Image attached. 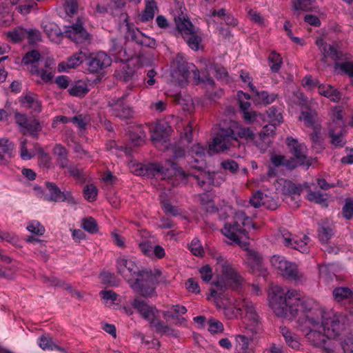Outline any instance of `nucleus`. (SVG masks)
<instances>
[{
    "label": "nucleus",
    "instance_id": "nucleus-1",
    "mask_svg": "<svg viewBox=\"0 0 353 353\" xmlns=\"http://www.w3.org/2000/svg\"><path fill=\"white\" fill-rule=\"evenodd\" d=\"M268 303L273 312L280 317H295L299 312H310L313 316H318L322 330L330 337L338 336L343 330L341 314L325 311L313 299L301 296L294 290L273 286L268 294Z\"/></svg>",
    "mask_w": 353,
    "mask_h": 353
},
{
    "label": "nucleus",
    "instance_id": "nucleus-2",
    "mask_svg": "<svg viewBox=\"0 0 353 353\" xmlns=\"http://www.w3.org/2000/svg\"><path fill=\"white\" fill-rule=\"evenodd\" d=\"M214 259L216 261V270L221 272V279L210 289V296L214 298L216 306L223 309V314L228 319H238L244 311L245 323L252 332H256L259 323V314L255 305L243 296L232 298L225 292L227 286L234 290H239L242 285V277L221 255L216 256Z\"/></svg>",
    "mask_w": 353,
    "mask_h": 353
},
{
    "label": "nucleus",
    "instance_id": "nucleus-3",
    "mask_svg": "<svg viewBox=\"0 0 353 353\" xmlns=\"http://www.w3.org/2000/svg\"><path fill=\"white\" fill-rule=\"evenodd\" d=\"M302 313L303 315L298 319V326L307 342L325 353H332L334 347L329 340L330 336L322 330L318 316H313L310 312Z\"/></svg>",
    "mask_w": 353,
    "mask_h": 353
},
{
    "label": "nucleus",
    "instance_id": "nucleus-4",
    "mask_svg": "<svg viewBox=\"0 0 353 353\" xmlns=\"http://www.w3.org/2000/svg\"><path fill=\"white\" fill-rule=\"evenodd\" d=\"M250 228L257 229L252 223L250 217L247 216L243 211H238L234 216L232 223H226L222 229L223 234L232 241V243L241 245V239L248 237V230Z\"/></svg>",
    "mask_w": 353,
    "mask_h": 353
},
{
    "label": "nucleus",
    "instance_id": "nucleus-5",
    "mask_svg": "<svg viewBox=\"0 0 353 353\" xmlns=\"http://www.w3.org/2000/svg\"><path fill=\"white\" fill-rule=\"evenodd\" d=\"M271 265L279 272L288 279L302 283L305 281L304 274L298 268L296 263L287 261L283 256L274 255L270 259Z\"/></svg>",
    "mask_w": 353,
    "mask_h": 353
},
{
    "label": "nucleus",
    "instance_id": "nucleus-6",
    "mask_svg": "<svg viewBox=\"0 0 353 353\" xmlns=\"http://www.w3.org/2000/svg\"><path fill=\"white\" fill-rule=\"evenodd\" d=\"M156 283L157 277L151 271H142L130 285L136 293L151 297L155 294Z\"/></svg>",
    "mask_w": 353,
    "mask_h": 353
},
{
    "label": "nucleus",
    "instance_id": "nucleus-7",
    "mask_svg": "<svg viewBox=\"0 0 353 353\" xmlns=\"http://www.w3.org/2000/svg\"><path fill=\"white\" fill-rule=\"evenodd\" d=\"M46 187L49 192V195L43 194L40 188H35V191L39 194H42L41 196L46 201L54 202H67L70 205H75L77 203L75 198L72 196L70 191H61L60 188L54 183H46Z\"/></svg>",
    "mask_w": 353,
    "mask_h": 353
},
{
    "label": "nucleus",
    "instance_id": "nucleus-8",
    "mask_svg": "<svg viewBox=\"0 0 353 353\" xmlns=\"http://www.w3.org/2000/svg\"><path fill=\"white\" fill-rule=\"evenodd\" d=\"M286 143L289 148L290 152L293 155V157L290 160L294 161L296 167L299 165H305L309 168L312 164L311 159L307 156V148L303 144L292 137L286 138Z\"/></svg>",
    "mask_w": 353,
    "mask_h": 353
},
{
    "label": "nucleus",
    "instance_id": "nucleus-9",
    "mask_svg": "<svg viewBox=\"0 0 353 353\" xmlns=\"http://www.w3.org/2000/svg\"><path fill=\"white\" fill-rule=\"evenodd\" d=\"M278 239L282 243L287 247L294 248L302 253L307 252L309 250L307 243L309 237L304 235L302 239H298L297 236H293L288 230L285 228L279 230Z\"/></svg>",
    "mask_w": 353,
    "mask_h": 353
},
{
    "label": "nucleus",
    "instance_id": "nucleus-10",
    "mask_svg": "<svg viewBox=\"0 0 353 353\" xmlns=\"http://www.w3.org/2000/svg\"><path fill=\"white\" fill-rule=\"evenodd\" d=\"M149 169L153 172L155 177L162 180L170 179L177 174H183L176 164L170 160H167L163 163L151 164Z\"/></svg>",
    "mask_w": 353,
    "mask_h": 353
},
{
    "label": "nucleus",
    "instance_id": "nucleus-11",
    "mask_svg": "<svg viewBox=\"0 0 353 353\" xmlns=\"http://www.w3.org/2000/svg\"><path fill=\"white\" fill-rule=\"evenodd\" d=\"M228 131V128L221 129L213 139L208 145V153L210 155L223 152L232 147L234 141Z\"/></svg>",
    "mask_w": 353,
    "mask_h": 353
},
{
    "label": "nucleus",
    "instance_id": "nucleus-12",
    "mask_svg": "<svg viewBox=\"0 0 353 353\" xmlns=\"http://www.w3.org/2000/svg\"><path fill=\"white\" fill-rule=\"evenodd\" d=\"M14 120L19 128V131L23 134H29L31 136H36L37 132L41 130V127L38 120L34 118L28 119L24 114L16 112Z\"/></svg>",
    "mask_w": 353,
    "mask_h": 353
},
{
    "label": "nucleus",
    "instance_id": "nucleus-13",
    "mask_svg": "<svg viewBox=\"0 0 353 353\" xmlns=\"http://www.w3.org/2000/svg\"><path fill=\"white\" fill-rule=\"evenodd\" d=\"M117 267L119 273L123 276L130 285L141 272L137 264L133 261L126 259L124 256L119 257L117 261Z\"/></svg>",
    "mask_w": 353,
    "mask_h": 353
},
{
    "label": "nucleus",
    "instance_id": "nucleus-14",
    "mask_svg": "<svg viewBox=\"0 0 353 353\" xmlns=\"http://www.w3.org/2000/svg\"><path fill=\"white\" fill-rule=\"evenodd\" d=\"M130 304L150 323H154V320L159 318L158 310L139 297L132 299Z\"/></svg>",
    "mask_w": 353,
    "mask_h": 353
},
{
    "label": "nucleus",
    "instance_id": "nucleus-15",
    "mask_svg": "<svg viewBox=\"0 0 353 353\" xmlns=\"http://www.w3.org/2000/svg\"><path fill=\"white\" fill-rule=\"evenodd\" d=\"M112 59L106 53L99 52L92 53L86 59L88 70L92 73L98 72L110 65Z\"/></svg>",
    "mask_w": 353,
    "mask_h": 353
},
{
    "label": "nucleus",
    "instance_id": "nucleus-16",
    "mask_svg": "<svg viewBox=\"0 0 353 353\" xmlns=\"http://www.w3.org/2000/svg\"><path fill=\"white\" fill-rule=\"evenodd\" d=\"M126 97L127 94H125L120 99L117 100L112 99L108 103L109 111L112 115L120 119H128L132 115L131 108L123 102Z\"/></svg>",
    "mask_w": 353,
    "mask_h": 353
},
{
    "label": "nucleus",
    "instance_id": "nucleus-17",
    "mask_svg": "<svg viewBox=\"0 0 353 353\" xmlns=\"http://www.w3.org/2000/svg\"><path fill=\"white\" fill-rule=\"evenodd\" d=\"M228 130V133H230L234 142H237L239 139L252 142L255 139V134L251 128L244 127L236 122L231 123Z\"/></svg>",
    "mask_w": 353,
    "mask_h": 353
},
{
    "label": "nucleus",
    "instance_id": "nucleus-18",
    "mask_svg": "<svg viewBox=\"0 0 353 353\" xmlns=\"http://www.w3.org/2000/svg\"><path fill=\"white\" fill-rule=\"evenodd\" d=\"M244 315L245 312L243 311L242 314H241L239 316L241 317L243 320V323L245 325V329L246 332L245 334H237L235 336L236 345V347L239 348L240 350L243 351V352H248L249 349V345L250 342L252 341V336L256 333L259 332V325H260V318L259 317V323L257 324V327L256 328V332H252L251 329L247 326L246 323L244 322Z\"/></svg>",
    "mask_w": 353,
    "mask_h": 353
},
{
    "label": "nucleus",
    "instance_id": "nucleus-19",
    "mask_svg": "<svg viewBox=\"0 0 353 353\" xmlns=\"http://www.w3.org/2000/svg\"><path fill=\"white\" fill-rule=\"evenodd\" d=\"M65 33L68 37L77 43L85 42L90 37L79 19L75 24L67 27Z\"/></svg>",
    "mask_w": 353,
    "mask_h": 353
},
{
    "label": "nucleus",
    "instance_id": "nucleus-20",
    "mask_svg": "<svg viewBox=\"0 0 353 353\" xmlns=\"http://www.w3.org/2000/svg\"><path fill=\"white\" fill-rule=\"evenodd\" d=\"M170 127L166 123H158L154 127L151 135V139L156 147L161 148L160 145H163L165 148L168 147V143L166 139L168 136Z\"/></svg>",
    "mask_w": 353,
    "mask_h": 353
},
{
    "label": "nucleus",
    "instance_id": "nucleus-21",
    "mask_svg": "<svg viewBox=\"0 0 353 353\" xmlns=\"http://www.w3.org/2000/svg\"><path fill=\"white\" fill-rule=\"evenodd\" d=\"M190 155L194 161H190L191 167L201 170L205 166V149L200 144L194 145L190 150Z\"/></svg>",
    "mask_w": 353,
    "mask_h": 353
},
{
    "label": "nucleus",
    "instance_id": "nucleus-22",
    "mask_svg": "<svg viewBox=\"0 0 353 353\" xmlns=\"http://www.w3.org/2000/svg\"><path fill=\"white\" fill-rule=\"evenodd\" d=\"M300 121H303L304 124L313 130H320L319 119L316 110L307 109L301 112L299 117Z\"/></svg>",
    "mask_w": 353,
    "mask_h": 353
},
{
    "label": "nucleus",
    "instance_id": "nucleus-23",
    "mask_svg": "<svg viewBox=\"0 0 353 353\" xmlns=\"http://www.w3.org/2000/svg\"><path fill=\"white\" fill-rule=\"evenodd\" d=\"M19 101L23 108L31 109L37 113L41 111V103L34 93L28 92L21 96Z\"/></svg>",
    "mask_w": 353,
    "mask_h": 353
},
{
    "label": "nucleus",
    "instance_id": "nucleus-24",
    "mask_svg": "<svg viewBox=\"0 0 353 353\" xmlns=\"http://www.w3.org/2000/svg\"><path fill=\"white\" fill-rule=\"evenodd\" d=\"M316 44L325 57H330L333 59H338L340 57L341 52L337 45L327 44L322 39H318L316 41Z\"/></svg>",
    "mask_w": 353,
    "mask_h": 353
},
{
    "label": "nucleus",
    "instance_id": "nucleus-25",
    "mask_svg": "<svg viewBox=\"0 0 353 353\" xmlns=\"http://www.w3.org/2000/svg\"><path fill=\"white\" fill-rule=\"evenodd\" d=\"M318 92L319 94L335 103L339 102L341 99V93L336 88L329 84H319L318 85Z\"/></svg>",
    "mask_w": 353,
    "mask_h": 353
},
{
    "label": "nucleus",
    "instance_id": "nucleus-26",
    "mask_svg": "<svg viewBox=\"0 0 353 353\" xmlns=\"http://www.w3.org/2000/svg\"><path fill=\"white\" fill-rule=\"evenodd\" d=\"M85 54L81 51L77 52L70 57L66 61L60 63L58 66L59 70L65 71L70 68H74L79 65L85 59Z\"/></svg>",
    "mask_w": 353,
    "mask_h": 353
},
{
    "label": "nucleus",
    "instance_id": "nucleus-27",
    "mask_svg": "<svg viewBox=\"0 0 353 353\" xmlns=\"http://www.w3.org/2000/svg\"><path fill=\"white\" fill-rule=\"evenodd\" d=\"M120 79L123 82L128 83L127 88L132 90L133 88L138 86V75L134 70L128 65L124 67L120 75Z\"/></svg>",
    "mask_w": 353,
    "mask_h": 353
},
{
    "label": "nucleus",
    "instance_id": "nucleus-28",
    "mask_svg": "<svg viewBox=\"0 0 353 353\" xmlns=\"http://www.w3.org/2000/svg\"><path fill=\"white\" fill-rule=\"evenodd\" d=\"M158 12V8L154 0H145V6L139 15L141 22H147L152 20Z\"/></svg>",
    "mask_w": 353,
    "mask_h": 353
},
{
    "label": "nucleus",
    "instance_id": "nucleus-29",
    "mask_svg": "<svg viewBox=\"0 0 353 353\" xmlns=\"http://www.w3.org/2000/svg\"><path fill=\"white\" fill-rule=\"evenodd\" d=\"M174 21L176 28L182 37L191 33L194 30L192 23L188 19L185 18L183 13L178 17H175Z\"/></svg>",
    "mask_w": 353,
    "mask_h": 353
},
{
    "label": "nucleus",
    "instance_id": "nucleus-30",
    "mask_svg": "<svg viewBox=\"0 0 353 353\" xmlns=\"http://www.w3.org/2000/svg\"><path fill=\"white\" fill-rule=\"evenodd\" d=\"M280 329L288 345L292 349L299 350L301 347L299 336L285 327H281Z\"/></svg>",
    "mask_w": 353,
    "mask_h": 353
},
{
    "label": "nucleus",
    "instance_id": "nucleus-31",
    "mask_svg": "<svg viewBox=\"0 0 353 353\" xmlns=\"http://www.w3.org/2000/svg\"><path fill=\"white\" fill-rule=\"evenodd\" d=\"M343 128L329 127V135L331 137V143L336 147H343L345 144Z\"/></svg>",
    "mask_w": 353,
    "mask_h": 353
},
{
    "label": "nucleus",
    "instance_id": "nucleus-32",
    "mask_svg": "<svg viewBox=\"0 0 353 353\" xmlns=\"http://www.w3.org/2000/svg\"><path fill=\"white\" fill-rule=\"evenodd\" d=\"M334 127L337 128H343L344 121L343 118V110L340 106L334 107L331 113V122L329 127Z\"/></svg>",
    "mask_w": 353,
    "mask_h": 353
},
{
    "label": "nucleus",
    "instance_id": "nucleus-33",
    "mask_svg": "<svg viewBox=\"0 0 353 353\" xmlns=\"http://www.w3.org/2000/svg\"><path fill=\"white\" fill-rule=\"evenodd\" d=\"M332 296L334 301L339 303L350 299L353 296V292L347 287H338L333 290Z\"/></svg>",
    "mask_w": 353,
    "mask_h": 353
},
{
    "label": "nucleus",
    "instance_id": "nucleus-34",
    "mask_svg": "<svg viewBox=\"0 0 353 353\" xmlns=\"http://www.w3.org/2000/svg\"><path fill=\"white\" fill-rule=\"evenodd\" d=\"M270 161L276 167L285 166L290 170L296 168V164L294 163V161L286 159L283 155L273 154L270 157Z\"/></svg>",
    "mask_w": 353,
    "mask_h": 353
},
{
    "label": "nucleus",
    "instance_id": "nucleus-35",
    "mask_svg": "<svg viewBox=\"0 0 353 353\" xmlns=\"http://www.w3.org/2000/svg\"><path fill=\"white\" fill-rule=\"evenodd\" d=\"M53 154L57 157V161L61 168L68 166V152L66 149L60 144H57L53 148Z\"/></svg>",
    "mask_w": 353,
    "mask_h": 353
},
{
    "label": "nucleus",
    "instance_id": "nucleus-36",
    "mask_svg": "<svg viewBox=\"0 0 353 353\" xmlns=\"http://www.w3.org/2000/svg\"><path fill=\"white\" fill-rule=\"evenodd\" d=\"M268 61L272 72L277 73L283 65V59L280 54L276 51H272L268 57Z\"/></svg>",
    "mask_w": 353,
    "mask_h": 353
},
{
    "label": "nucleus",
    "instance_id": "nucleus-37",
    "mask_svg": "<svg viewBox=\"0 0 353 353\" xmlns=\"http://www.w3.org/2000/svg\"><path fill=\"white\" fill-rule=\"evenodd\" d=\"M252 92L254 94L256 101L264 105H268L273 103L277 98V94L274 93L270 94L265 90L259 92L256 89V91H252Z\"/></svg>",
    "mask_w": 353,
    "mask_h": 353
},
{
    "label": "nucleus",
    "instance_id": "nucleus-38",
    "mask_svg": "<svg viewBox=\"0 0 353 353\" xmlns=\"http://www.w3.org/2000/svg\"><path fill=\"white\" fill-rule=\"evenodd\" d=\"M130 140L135 145H141L146 139V133L141 126H137L130 131Z\"/></svg>",
    "mask_w": 353,
    "mask_h": 353
},
{
    "label": "nucleus",
    "instance_id": "nucleus-39",
    "mask_svg": "<svg viewBox=\"0 0 353 353\" xmlns=\"http://www.w3.org/2000/svg\"><path fill=\"white\" fill-rule=\"evenodd\" d=\"M44 32L52 41L56 40L60 35V30L58 26L52 22L44 21L43 23Z\"/></svg>",
    "mask_w": 353,
    "mask_h": 353
},
{
    "label": "nucleus",
    "instance_id": "nucleus-40",
    "mask_svg": "<svg viewBox=\"0 0 353 353\" xmlns=\"http://www.w3.org/2000/svg\"><path fill=\"white\" fill-rule=\"evenodd\" d=\"M262 259V256L258 252L252 250L248 252L246 261L253 271L258 270L260 268Z\"/></svg>",
    "mask_w": 353,
    "mask_h": 353
},
{
    "label": "nucleus",
    "instance_id": "nucleus-41",
    "mask_svg": "<svg viewBox=\"0 0 353 353\" xmlns=\"http://www.w3.org/2000/svg\"><path fill=\"white\" fill-rule=\"evenodd\" d=\"M131 37L136 43L143 46L153 47L156 43L154 39L143 35L139 31L134 32Z\"/></svg>",
    "mask_w": 353,
    "mask_h": 353
},
{
    "label": "nucleus",
    "instance_id": "nucleus-42",
    "mask_svg": "<svg viewBox=\"0 0 353 353\" xmlns=\"http://www.w3.org/2000/svg\"><path fill=\"white\" fill-rule=\"evenodd\" d=\"M174 102L181 105L182 108L186 111H191L193 108V101L191 97H183L181 93L174 96Z\"/></svg>",
    "mask_w": 353,
    "mask_h": 353
},
{
    "label": "nucleus",
    "instance_id": "nucleus-43",
    "mask_svg": "<svg viewBox=\"0 0 353 353\" xmlns=\"http://www.w3.org/2000/svg\"><path fill=\"white\" fill-rule=\"evenodd\" d=\"M26 30L21 27L14 28L12 31L7 32V37L13 43H18L26 39Z\"/></svg>",
    "mask_w": 353,
    "mask_h": 353
},
{
    "label": "nucleus",
    "instance_id": "nucleus-44",
    "mask_svg": "<svg viewBox=\"0 0 353 353\" xmlns=\"http://www.w3.org/2000/svg\"><path fill=\"white\" fill-rule=\"evenodd\" d=\"M183 38L185 39L189 47L192 50H197L199 49V43L201 39V37L196 34V32L194 31V30L192 31L191 33L184 35Z\"/></svg>",
    "mask_w": 353,
    "mask_h": 353
},
{
    "label": "nucleus",
    "instance_id": "nucleus-45",
    "mask_svg": "<svg viewBox=\"0 0 353 353\" xmlns=\"http://www.w3.org/2000/svg\"><path fill=\"white\" fill-rule=\"evenodd\" d=\"M268 199V197L266 195L264 196L262 192L257 191L250 197V203L253 207L257 208L266 205Z\"/></svg>",
    "mask_w": 353,
    "mask_h": 353
},
{
    "label": "nucleus",
    "instance_id": "nucleus-46",
    "mask_svg": "<svg viewBox=\"0 0 353 353\" xmlns=\"http://www.w3.org/2000/svg\"><path fill=\"white\" fill-rule=\"evenodd\" d=\"M208 68L213 71L217 79L221 80H227L228 72L226 69L221 64L217 63H212L210 65Z\"/></svg>",
    "mask_w": 353,
    "mask_h": 353
},
{
    "label": "nucleus",
    "instance_id": "nucleus-47",
    "mask_svg": "<svg viewBox=\"0 0 353 353\" xmlns=\"http://www.w3.org/2000/svg\"><path fill=\"white\" fill-rule=\"evenodd\" d=\"M88 91L87 85L84 83H77L72 85L68 90L70 95L78 97L85 96Z\"/></svg>",
    "mask_w": 353,
    "mask_h": 353
},
{
    "label": "nucleus",
    "instance_id": "nucleus-48",
    "mask_svg": "<svg viewBox=\"0 0 353 353\" xmlns=\"http://www.w3.org/2000/svg\"><path fill=\"white\" fill-rule=\"evenodd\" d=\"M41 58V54L39 51L32 50L28 52L22 59V63L24 65L33 64L37 62Z\"/></svg>",
    "mask_w": 353,
    "mask_h": 353
},
{
    "label": "nucleus",
    "instance_id": "nucleus-49",
    "mask_svg": "<svg viewBox=\"0 0 353 353\" xmlns=\"http://www.w3.org/2000/svg\"><path fill=\"white\" fill-rule=\"evenodd\" d=\"M81 227L85 231L91 234L96 233L98 231L97 223L92 217L83 219L82 220Z\"/></svg>",
    "mask_w": 353,
    "mask_h": 353
},
{
    "label": "nucleus",
    "instance_id": "nucleus-50",
    "mask_svg": "<svg viewBox=\"0 0 353 353\" xmlns=\"http://www.w3.org/2000/svg\"><path fill=\"white\" fill-rule=\"evenodd\" d=\"M243 118L247 123L252 124L263 120V115L257 112L249 110L243 114Z\"/></svg>",
    "mask_w": 353,
    "mask_h": 353
},
{
    "label": "nucleus",
    "instance_id": "nucleus-51",
    "mask_svg": "<svg viewBox=\"0 0 353 353\" xmlns=\"http://www.w3.org/2000/svg\"><path fill=\"white\" fill-rule=\"evenodd\" d=\"M84 196L90 202L97 199L98 190L93 184L87 185L83 190Z\"/></svg>",
    "mask_w": 353,
    "mask_h": 353
},
{
    "label": "nucleus",
    "instance_id": "nucleus-52",
    "mask_svg": "<svg viewBox=\"0 0 353 353\" xmlns=\"http://www.w3.org/2000/svg\"><path fill=\"white\" fill-rule=\"evenodd\" d=\"M270 123L274 125H279L283 121L281 113L275 108L272 107L268 111Z\"/></svg>",
    "mask_w": 353,
    "mask_h": 353
},
{
    "label": "nucleus",
    "instance_id": "nucleus-53",
    "mask_svg": "<svg viewBox=\"0 0 353 353\" xmlns=\"http://www.w3.org/2000/svg\"><path fill=\"white\" fill-rule=\"evenodd\" d=\"M201 204L205 208L207 212H213L215 211L214 205L208 193H203L199 195Z\"/></svg>",
    "mask_w": 353,
    "mask_h": 353
},
{
    "label": "nucleus",
    "instance_id": "nucleus-54",
    "mask_svg": "<svg viewBox=\"0 0 353 353\" xmlns=\"http://www.w3.org/2000/svg\"><path fill=\"white\" fill-rule=\"evenodd\" d=\"M39 346L44 350H53L55 349L61 350L57 345H56L51 337L49 336H41L39 339Z\"/></svg>",
    "mask_w": 353,
    "mask_h": 353
},
{
    "label": "nucleus",
    "instance_id": "nucleus-55",
    "mask_svg": "<svg viewBox=\"0 0 353 353\" xmlns=\"http://www.w3.org/2000/svg\"><path fill=\"white\" fill-rule=\"evenodd\" d=\"M315 0H297L294 3L295 10L309 11L312 9Z\"/></svg>",
    "mask_w": 353,
    "mask_h": 353
},
{
    "label": "nucleus",
    "instance_id": "nucleus-56",
    "mask_svg": "<svg viewBox=\"0 0 353 353\" xmlns=\"http://www.w3.org/2000/svg\"><path fill=\"white\" fill-rule=\"evenodd\" d=\"M141 252L145 256H152L153 255V243L150 239H145L139 243Z\"/></svg>",
    "mask_w": 353,
    "mask_h": 353
},
{
    "label": "nucleus",
    "instance_id": "nucleus-57",
    "mask_svg": "<svg viewBox=\"0 0 353 353\" xmlns=\"http://www.w3.org/2000/svg\"><path fill=\"white\" fill-rule=\"evenodd\" d=\"M307 199L310 201L323 205L326 202V199L319 191H309L307 194Z\"/></svg>",
    "mask_w": 353,
    "mask_h": 353
},
{
    "label": "nucleus",
    "instance_id": "nucleus-58",
    "mask_svg": "<svg viewBox=\"0 0 353 353\" xmlns=\"http://www.w3.org/2000/svg\"><path fill=\"white\" fill-rule=\"evenodd\" d=\"M30 72L32 74L40 76L41 79L45 82H48L53 78V75L51 72H48L44 70H39L35 65L32 66Z\"/></svg>",
    "mask_w": 353,
    "mask_h": 353
},
{
    "label": "nucleus",
    "instance_id": "nucleus-59",
    "mask_svg": "<svg viewBox=\"0 0 353 353\" xmlns=\"http://www.w3.org/2000/svg\"><path fill=\"white\" fill-rule=\"evenodd\" d=\"M27 230L39 236H42L45 232V228L37 221H31L27 226Z\"/></svg>",
    "mask_w": 353,
    "mask_h": 353
},
{
    "label": "nucleus",
    "instance_id": "nucleus-60",
    "mask_svg": "<svg viewBox=\"0 0 353 353\" xmlns=\"http://www.w3.org/2000/svg\"><path fill=\"white\" fill-rule=\"evenodd\" d=\"M150 324L152 325L159 332L168 335L172 334L174 332L172 328L165 325L163 321H159L158 318L154 320V323Z\"/></svg>",
    "mask_w": 353,
    "mask_h": 353
},
{
    "label": "nucleus",
    "instance_id": "nucleus-61",
    "mask_svg": "<svg viewBox=\"0 0 353 353\" xmlns=\"http://www.w3.org/2000/svg\"><path fill=\"white\" fill-rule=\"evenodd\" d=\"M336 68L339 69L342 72L347 74L350 77H353V61H344L336 63Z\"/></svg>",
    "mask_w": 353,
    "mask_h": 353
},
{
    "label": "nucleus",
    "instance_id": "nucleus-62",
    "mask_svg": "<svg viewBox=\"0 0 353 353\" xmlns=\"http://www.w3.org/2000/svg\"><path fill=\"white\" fill-rule=\"evenodd\" d=\"M276 125L274 123L265 125L259 133V138L262 141H266L269 136L274 134Z\"/></svg>",
    "mask_w": 353,
    "mask_h": 353
},
{
    "label": "nucleus",
    "instance_id": "nucleus-63",
    "mask_svg": "<svg viewBox=\"0 0 353 353\" xmlns=\"http://www.w3.org/2000/svg\"><path fill=\"white\" fill-rule=\"evenodd\" d=\"M343 214L347 219L353 216V200L351 198L345 199V203L343 207Z\"/></svg>",
    "mask_w": 353,
    "mask_h": 353
},
{
    "label": "nucleus",
    "instance_id": "nucleus-64",
    "mask_svg": "<svg viewBox=\"0 0 353 353\" xmlns=\"http://www.w3.org/2000/svg\"><path fill=\"white\" fill-rule=\"evenodd\" d=\"M70 121L76 124L80 129H85L89 121V119L85 115L79 114L71 118Z\"/></svg>",
    "mask_w": 353,
    "mask_h": 353
}]
</instances>
